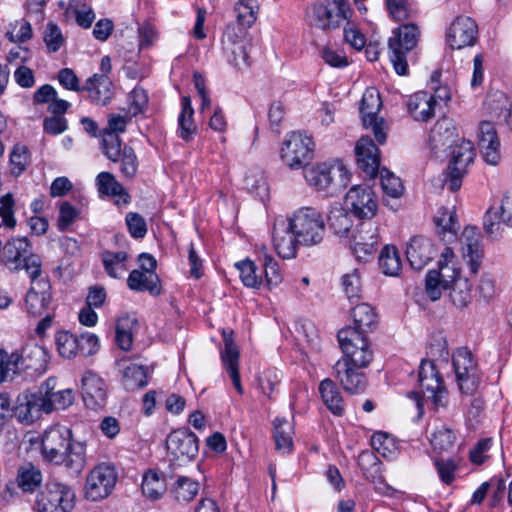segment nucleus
<instances>
[{
    "mask_svg": "<svg viewBox=\"0 0 512 512\" xmlns=\"http://www.w3.org/2000/svg\"><path fill=\"white\" fill-rule=\"evenodd\" d=\"M343 357L334 365L335 376L344 390L350 394L364 392L366 376L360 369L366 368L373 360V351L355 330H339L337 334Z\"/></svg>",
    "mask_w": 512,
    "mask_h": 512,
    "instance_id": "nucleus-1",
    "label": "nucleus"
},
{
    "mask_svg": "<svg viewBox=\"0 0 512 512\" xmlns=\"http://www.w3.org/2000/svg\"><path fill=\"white\" fill-rule=\"evenodd\" d=\"M41 452L45 460L62 465L71 475H79L86 465V444L74 441L69 428L54 425L43 433Z\"/></svg>",
    "mask_w": 512,
    "mask_h": 512,
    "instance_id": "nucleus-2",
    "label": "nucleus"
},
{
    "mask_svg": "<svg viewBox=\"0 0 512 512\" xmlns=\"http://www.w3.org/2000/svg\"><path fill=\"white\" fill-rule=\"evenodd\" d=\"M288 221L301 245L315 246L323 241L325 222L317 209L302 207L295 211Z\"/></svg>",
    "mask_w": 512,
    "mask_h": 512,
    "instance_id": "nucleus-3",
    "label": "nucleus"
},
{
    "mask_svg": "<svg viewBox=\"0 0 512 512\" xmlns=\"http://www.w3.org/2000/svg\"><path fill=\"white\" fill-rule=\"evenodd\" d=\"M2 257L10 269H23L30 278L40 277L42 274L41 259L32 252L26 237L12 238L7 241L2 248Z\"/></svg>",
    "mask_w": 512,
    "mask_h": 512,
    "instance_id": "nucleus-4",
    "label": "nucleus"
},
{
    "mask_svg": "<svg viewBox=\"0 0 512 512\" xmlns=\"http://www.w3.org/2000/svg\"><path fill=\"white\" fill-rule=\"evenodd\" d=\"M419 28L413 23L403 24L393 30V36L389 38V58L395 72L404 76L408 74L406 55L418 43Z\"/></svg>",
    "mask_w": 512,
    "mask_h": 512,
    "instance_id": "nucleus-5",
    "label": "nucleus"
},
{
    "mask_svg": "<svg viewBox=\"0 0 512 512\" xmlns=\"http://www.w3.org/2000/svg\"><path fill=\"white\" fill-rule=\"evenodd\" d=\"M448 149L451 150V157L443 173V181L451 192H456L462 185V180L467 174L468 166L474 162L476 152L473 143L463 138Z\"/></svg>",
    "mask_w": 512,
    "mask_h": 512,
    "instance_id": "nucleus-6",
    "label": "nucleus"
},
{
    "mask_svg": "<svg viewBox=\"0 0 512 512\" xmlns=\"http://www.w3.org/2000/svg\"><path fill=\"white\" fill-rule=\"evenodd\" d=\"M350 11L347 0H333L328 3H316L307 12V21L311 27L331 31L340 27L348 18Z\"/></svg>",
    "mask_w": 512,
    "mask_h": 512,
    "instance_id": "nucleus-7",
    "label": "nucleus"
},
{
    "mask_svg": "<svg viewBox=\"0 0 512 512\" xmlns=\"http://www.w3.org/2000/svg\"><path fill=\"white\" fill-rule=\"evenodd\" d=\"M456 381L463 394H473L481 381V372L472 352L465 347L456 349L452 355Z\"/></svg>",
    "mask_w": 512,
    "mask_h": 512,
    "instance_id": "nucleus-8",
    "label": "nucleus"
},
{
    "mask_svg": "<svg viewBox=\"0 0 512 512\" xmlns=\"http://www.w3.org/2000/svg\"><path fill=\"white\" fill-rule=\"evenodd\" d=\"M314 146L310 136L302 132H292L283 142L281 159L290 169H301L310 163Z\"/></svg>",
    "mask_w": 512,
    "mask_h": 512,
    "instance_id": "nucleus-9",
    "label": "nucleus"
},
{
    "mask_svg": "<svg viewBox=\"0 0 512 512\" xmlns=\"http://www.w3.org/2000/svg\"><path fill=\"white\" fill-rule=\"evenodd\" d=\"M305 178L319 191L337 192L349 183V172L343 165L320 164L309 169Z\"/></svg>",
    "mask_w": 512,
    "mask_h": 512,
    "instance_id": "nucleus-10",
    "label": "nucleus"
},
{
    "mask_svg": "<svg viewBox=\"0 0 512 512\" xmlns=\"http://www.w3.org/2000/svg\"><path fill=\"white\" fill-rule=\"evenodd\" d=\"M73 490L56 480L46 482L44 490L37 496L39 512H70L74 507Z\"/></svg>",
    "mask_w": 512,
    "mask_h": 512,
    "instance_id": "nucleus-11",
    "label": "nucleus"
},
{
    "mask_svg": "<svg viewBox=\"0 0 512 512\" xmlns=\"http://www.w3.org/2000/svg\"><path fill=\"white\" fill-rule=\"evenodd\" d=\"M117 478V471L112 464H98L87 475L85 497L91 501L108 497L115 487Z\"/></svg>",
    "mask_w": 512,
    "mask_h": 512,
    "instance_id": "nucleus-12",
    "label": "nucleus"
},
{
    "mask_svg": "<svg viewBox=\"0 0 512 512\" xmlns=\"http://www.w3.org/2000/svg\"><path fill=\"white\" fill-rule=\"evenodd\" d=\"M382 107V100L379 92L371 87L367 88L362 96L360 105V114L365 128H371L374 137L379 144L386 141V122L378 117V112Z\"/></svg>",
    "mask_w": 512,
    "mask_h": 512,
    "instance_id": "nucleus-13",
    "label": "nucleus"
},
{
    "mask_svg": "<svg viewBox=\"0 0 512 512\" xmlns=\"http://www.w3.org/2000/svg\"><path fill=\"white\" fill-rule=\"evenodd\" d=\"M353 254L360 261L368 259L376 252L379 241V226L371 220L363 221L353 229L349 237Z\"/></svg>",
    "mask_w": 512,
    "mask_h": 512,
    "instance_id": "nucleus-14",
    "label": "nucleus"
},
{
    "mask_svg": "<svg viewBox=\"0 0 512 512\" xmlns=\"http://www.w3.org/2000/svg\"><path fill=\"white\" fill-rule=\"evenodd\" d=\"M418 382L422 391L430 394L428 397L432 400L436 408L446 407L448 391L433 361H421L418 372Z\"/></svg>",
    "mask_w": 512,
    "mask_h": 512,
    "instance_id": "nucleus-15",
    "label": "nucleus"
},
{
    "mask_svg": "<svg viewBox=\"0 0 512 512\" xmlns=\"http://www.w3.org/2000/svg\"><path fill=\"white\" fill-rule=\"evenodd\" d=\"M15 417L25 424H32L38 420L43 413L52 412V406L48 399H43L41 393L24 391L19 394L13 407Z\"/></svg>",
    "mask_w": 512,
    "mask_h": 512,
    "instance_id": "nucleus-16",
    "label": "nucleus"
},
{
    "mask_svg": "<svg viewBox=\"0 0 512 512\" xmlns=\"http://www.w3.org/2000/svg\"><path fill=\"white\" fill-rule=\"evenodd\" d=\"M345 204L358 219L371 220L377 213L378 202L368 185H355L345 196Z\"/></svg>",
    "mask_w": 512,
    "mask_h": 512,
    "instance_id": "nucleus-17",
    "label": "nucleus"
},
{
    "mask_svg": "<svg viewBox=\"0 0 512 512\" xmlns=\"http://www.w3.org/2000/svg\"><path fill=\"white\" fill-rule=\"evenodd\" d=\"M166 446L173 460L180 462L193 460L199 451L198 437L186 428L172 431L166 439Z\"/></svg>",
    "mask_w": 512,
    "mask_h": 512,
    "instance_id": "nucleus-18",
    "label": "nucleus"
},
{
    "mask_svg": "<svg viewBox=\"0 0 512 512\" xmlns=\"http://www.w3.org/2000/svg\"><path fill=\"white\" fill-rule=\"evenodd\" d=\"M477 38L478 26L472 18L467 16L457 17L447 33V42L452 49L473 46Z\"/></svg>",
    "mask_w": 512,
    "mask_h": 512,
    "instance_id": "nucleus-19",
    "label": "nucleus"
},
{
    "mask_svg": "<svg viewBox=\"0 0 512 512\" xmlns=\"http://www.w3.org/2000/svg\"><path fill=\"white\" fill-rule=\"evenodd\" d=\"M501 223L512 227V192L503 197L498 209L490 208L483 218V229L492 240L502 236Z\"/></svg>",
    "mask_w": 512,
    "mask_h": 512,
    "instance_id": "nucleus-20",
    "label": "nucleus"
},
{
    "mask_svg": "<svg viewBox=\"0 0 512 512\" xmlns=\"http://www.w3.org/2000/svg\"><path fill=\"white\" fill-rule=\"evenodd\" d=\"M460 242L462 245V256L472 274L479 271L484 251L481 244V236L476 227L467 226L462 231Z\"/></svg>",
    "mask_w": 512,
    "mask_h": 512,
    "instance_id": "nucleus-21",
    "label": "nucleus"
},
{
    "mask_svg": "<svg viewBox=\"0 0 512 512\" xmlns=\"http://www.w3.org/2000/svg\"><path fill=\"white\" fill-rule=\"evenodd\" d=\"M358 168L366 176L374 178L380 171V152L374 141L366 136L361 137L355 147Z\"/></svg>",
    "mask_w": 512,
    "mask_h": 512,
    "instance_id": "nucleus-22",
    "label": "nucleus"
},
{
    "mask_svg": "<svg viewBox=\"0 0 512 512\" xmlns=\"http://www.w3.org/2000/svg\"><path fill=\"white\" fill-rule=\"evenodd\" d=\"M478 147L487 164L497 165L500 161V140L495 126L490 121H482L478 128Z\"/></svg>",
    "mask_w": 512,
    "mask_h": 512,
    "instance_id": "nucleus-23",
    "label": "nucleus"
},
{
    "mask_svg": "<svg viewBox=\"0 0 512 512\" xmlns=\"http://www.w3.org/2000/svg\"><path fill=\"white\" fill-rule=\"evenodd\" d=\"M51 285L46 279L31 278V287L26 293V310L33 316H41L51 302Z\"/></svg>",
    "mask_w": 512,
    "mask_h": 512,
    "instance_id": "nucleus-24",
    "label": "nucleus"
},
{
    "mask_svg": "<svg viewBox=\"0 0 512 512\" xmlns=\"http://www.w3.org/2000/svg\"><path fill=\"white\" fill-rule=\"evenodd\" d=\"M81 393L86 407L101 408L106 403L107 390L102 378L92 371L84 373L81 380Z\"/></svg>",
    "mask_w": 512,
    "mask_h": 512,
    "instance_id": "nucleus-25",
    "label": "nucleus"
},
{
    "mask_svg": "<svg viewBox=\"0 0 512 512\" xmlns=\"http://www.w3.org/2000/svg\"><path fill=\"white\" fill-rule=\"evenodd\" d=\"M460 139L453 120L443 117L439 119L431 129L429 146L434 154L437 155L438 152L446 151L449 147H453V144Z\"/></svg>",
    "mask_w": 512,
    "mask_h": 512,
    "instance_id": "nucleus-26",
    "label": "nucleus"
},
{
    "mask_svg": "<svg viewBox=\"0 0 512 512\" xmlns=\"http://www.w3.org/2000/svg\"><path fill=\"white\" fill-rule=\"evenodd\" d=\"M273 244L277 254L284 258L290 259L295 257L297 251L298 237L290 228L287 220H277L273 228Z\"/></svg>",
    "mask_w": 512,
    "mask_h": 512,
    "instance_id": "nucleus-27",
    "label": "nucleus"
},
{
    "mask_svg": "<svg viewBox=\"0 0 512 512\" xmlns=\"http://www.w3.org/2000/svg\"><path fill=\"white\" fill-rule=\"evenodd\" d=\"M436 254L433 242L423 236L413 237L406 249L407 260L415 270L423 269Z\"/></svg>",
    "mask_w": 512,
    "mask_h": 512,
    "instance_id": "nucleus-28",
    "label": "nucleus"
},
{
    "mask_svg": "<svg viewBox=\"0 0 512 512\" xmlns=\"http://www.w3.org/2000/svg\"><path fill=\"white\" fill-rule=\"evenodd\" d=\"M18 365L20 370H32L35 373H43L49 362L46 349L35 342L24 345L18 352Z\"/></svg>",
    "mask_w": 512,
    "mask_h": 512,
    "instance_id": "nucleus-29",
    "label": "nucleus"
},
{
    "mask_svg": "<svg viewBox=\"0 0 512 512\" xmlns=\"http://www.w3.org/2000/svg\"><path fill=\"white\" fill-rule=\"evenodd\" d=\"M352 317L354 326H348L341 330H355L371 348L367 333L373 331L377 324V314L374 308L368 303H361L353 308Z\"/></svg>",
    "mask_w": 512,
    "mask_h": 512,
    "instance_id": "nucleus-30",
    "label": "nucleus"
},
{
    "mask_svg": "<svg viewBox=\"0 0 512 512\" xmlns=\"http://www.w3.org/2000/svg\"><path fill=\"white\" fill-rule=\"evenodd\" d=\"M358 465L365 478L375 484L376 490L384 492L388 488L382 474V463L374 452H361L358 456Z\"/></svg>",
    "mask_w": 512,
    "mask_h": 512,
    "instance_id": "nucleus-31",
    "label": "nucleus"
},
{
    "mask_svg": "<svg viewBox=\"0 0 512 512\" xmlns=\"http://www.w3.org/2000/svg\"><path fill=\"white\" fill-rule=\"evenodd\" d=\"M221 361L224 369L228 372L232 383L239 394L244 390L241 385L239 373V350L233 339L224 334V349L220 352Z\"/></svg>",
    "mask_w": 512,
    "mask_h": 512,
    "instance_id": "nucleus-32",
    "label": "nucleus"
},
{
    "mask_svg": "<svg viewBox=\"0 0 512 512\" xmlns=\"http://www.w3.org/2000/svg\"><path fill=\"white\" fill-rule=\"evenodd\" d=\"M83 91L89 93L93 103L104 106L113 97V83L107 75L94 74L87 80Z\"/></svg>",
    "mask_w": 512,
    "mask_h": 512,
    "instance_id": "nucleus-33",
    "label": "nucleus"
},
{
    "mask_svg": "<svg viewBox=\"0 0 512 512\" xmlns=\"http://www.w3.org/2000/svg\"><path fill=\"white\" fill-rule=\"evenodd\" d=\"M437 233L443 241L456 239L460 228L455 207H440L434 216Z\"/></svg>",
    "mask_w": 512,
    "mask_h": 512,
    "instance_id": "nucleus-34",
    "label": "nucleus"
},
{
    "mask_svg": "<svg viewBox=\"0 0 512 512\" xmlns=\"http://www.w3.org/2000/svg\"><path fill=\"white\" fill-rule=\"evenodd\" d=\"M319 393L327 409L335 416H343L345 405L341 393L333 380L326 378L319 384Z\"/></svg>",
    "mask_w": 512,
    "mask_h": 512,
    "instance_id": "nucleus-35",
    "label": "nucleus"
},
{
    "mask_svg": "<svg viewBox=\"0 0 512 512\" xmlns=\"http://www.w3.org/2000/svg\"><path fill=\"white\" fill-rule=\"evenodd\" d=\"M436 99L427 92H418L410 97L408 110L416 121H427L434 115Z\"/></svg>",
    "mask_w": 512,
    "mask_h": 512,
    "instance_id": "nucleus-36",
    "label": "nucleus"
},
{
    "mask_svg": "<svg viewBox=\"0 0 512 512\" xmlns=\"http://www.w3.org/2000/svg\"><path fill=\"white\" fill-rule=\"evenodd\" d=\"M160 281L156 273H147L140 270L130 272L127 285L131 290L148 291L151 295L160 293Z\"/></svg>",
    "mask_w": 512,
    "mask_h": 512,
    "instance_id": "nucleus-37",
    "label": "nucleus"
},
{
    "mask_svg": "<svg viewBox=\"0 0 512 512\" xmlns=\"http://www.w3.org/2000/svg\"><path fill=\"white\" fill-rule=\"evenodd\" d=\"M330 229L340 237L349 238L353 231V221L349 212L342 206H334L327 216Z\"/></svg>",
    "mask_w": 512,
    "mask_h": 512,
    "instance_id": "nucleus-38",
    "label": "nucleus"
},
{
    "mask_svg": "<svg viewBox=\"0 0 512 512\" xmlns=\"http://www.w3.org/2000/svg\"><path fill=\"white\" fill-rule=\"evenodd\" d=\"M293 426L285 418L277 417L274 420V440L277 451L288 454L293 449Z\"/></svg>",
    "mask_w": 512,
    "mask_h": 512,
    "instance_id": "nucleus-39",
    "label": "nucleus"
},
{
    "mask_svg": "<svg viewBox=\"0 0 512 512\" xmlns=\"http://www.w3.org/2000/svg\"><path fill=\"white\" fill-rule=\"evenodd\" d=\"M122 384L129 392L145 387L148 384L146 369L134 363L125 366L122 372Z\"/></svg>",
    "mask_w": 512,
    "mask_h": 512,
    "instance_id": "nucleus-40",
    "label": "nucleus"
},
{
    "mask_svg": "<svg viewBox=\"0 0 512 512\" xmlns=\"http://www.w3.org/2000/svg\"><path fill=\"white\" fill-rule=\"evenodd\" d=\"M141 489L144 496L151 500H157L166 491L165 477L155 470H149L143 476Z\"/></svg>",
    "mask_w": 512,
    "mask_h": 512,
    "instance_id": "nucleus-41",
    "label": "nucleus"
},
{
    "mask_svg": "<svg viewBox=\"0 0 512 512\" xmlns=\"http://www.w3.org/2000/svg\"><path fill=\"white\" fill-rule=\"evenodd\" d=\"M181 106V113L178 117L180 137L185 141H190L197 130L193 120L194 110L191 105L190 97H182Z\"/></svg>",
    "mask_w": 512,
    "mask_h": 512,
    "instance_id": "nucleus-42",
    "label": "nucleus"
},
{
    "mask_svg": "<svg viewBox=\"0 0 512 512\" xmlns=\"http://www.w3.org/2000/svg\"><path fill=\"white\" fill-rule=\"evenodd\" d=\"M234 11L239 26L243 29L250 28L257 19L259 5L257 0H238Z\"/></svg>",
    "mask_w": 512,
    "mask_h": 512,
    "instance_id": "nucleus-43",
    "label": "nucleus"
},
{
    "mask_svg": "<svg viewBox=\"0 0 512 512\" xmlns=\"http://www.w3.org/2000/svg\"><path fill=\"white\" fill-rule=\"evenodd\" d=\"M103 265L107 274L112 278H119L126 271L128 254L124 251H104L101 254Z\"/></svg>",
    "mask_w": 512,
    "mask_h": 512,
    "instance_id": "nucleus-44",
    "label": "nucleus"
},
{
    "mask_svg": "<svg viewBox=\"0 0 512 512\" xmlns=\"http://www.w3.org/2000/svg\"><path fill=\"white\" fill-rule=\"evenodd\" d=\"M66 14L74 17L76 23L84 29L90 28L96 17L90 6L78 0L69 2Z\"/></svg>",
    "mask_w": 512,
    "mask_h": 512,
    "instance_id": "nucleus-45",
    "label": "nucleus"
},
{
    "mask_svg": "<svg viewBox=\"0 0 512 512\" xmlns=\"http://www.w3.org/2000/svg\"><path fill=\"white\" fill-rule=\"evenodd\" d=\"M401 260L396 247L386 245L380 252L379 267L385 275L397 276L401 270Z\"/></svg>",
    "mask_w": 512,
    "mask_h": 512,
    "instance_id": "nucleus-46",
    "label": "nucleus"
},
{
    "mask_svg": "<svg viewBox=\"0 0 512 512\" xmlns=\"http://www.w3.org/2000/svg\"><path fill=\"white\" fill-rule=\"evenodd\" d=\"M17 480L23 491L32 492L40 486L42 474L38 468L28 463L19 468Z\"/></svg>",
    "mask_w": 512,
    "mask_h": 512,
    "instance_id": "nucleus-47",
    "label": "nucleus"
},
{
    "mask_svg": "<svg viewBox=\"0 0 512 512\" xmlns=\"http://www.w3.org/2000/svg\"><path fill=\"white\" fill-rule=\"evenodd\" d=\"M198 491L199 483L185 476L179 477L172 487V493L178 502H190L198 494Z\"/></svg>",
    "mask_w": 512,
    "mask_h": 512,
    "instance_id": "nucleus-48",
    "label": "nucleus"
},
{
    "mask_svg": "<svg viewBox=\"0 0 512 512\" xmlns=\"http://www.w3.org/2000/svg\"><path fill=\"white\" fill-rule=\"evenodd\" d=\"M235 267L244 286L258 289L262 284V277L256 274L257 266L249 259L237 262Z\"/></svg>",
    "mask_w": 512,
    "mask_h": 512,
    "instance_id": "nucleus-49",
    "label": "nucleus"
},
{
    "mask_svg": "<svg viewBox=\"0 0 512 512\" xmlns=\"http://www.w3.org/2000/svg\"><path fill=\"white\" fill-rule=\"evenodd\" d=\"M10 173L14 177H19L27 168L29 164V151L25 145H14L10 156Z\"/></svg>",
    "mask_w": 512,
    "mask_h": 512,
    "instance_id": "nucleus-50",
    "label": "nucleus"
},
{
    "mask_svg": "<svg viewBox=\"0 0 512 512\" xmlns=\"http://www.w3.org/2000/svg\"><path fill=\"white\" fill-rule=\"evenodd\" d=\"M135 322L136 320L129 316L118 319L115 340L120 349L127 351L131 348L133 342L132 327Z\"/></svg>",
    "mask_w": 512,
    "mask_h": 512,
    "instance_id": "nucleus-51",
    "label": "nucleus"
},
{
    "mask_svg": "<svg viewBox=\"0 0 512 512\" xmlns=\"http://www.w3.org/2000/svg\"><path fill=\"white\" fill-rule=\"evenodd\" d=\"M450 288V298L453 304L458 308L467 307L472 299L469 281L466 278L458 279L454 281Z\"/></svg>",
    "mask_w": 512,
    "mask_h": 512,
    "instance_id": "nucleus-52",
    "label": "nucleus"
},
{
    "mask_svg": "<svg viewBox=\"0 0 512 512\" xmlns=\"http://www.w3.org/2000/svg\"><path fill=\"white\" fill-rule=\"evenodd\" d=\"M98 191L103 195L111 196H128L124 192L123 186L116 180L115 176L110 172H101L96 178Z\"/></svg>",
    "mask_w": 512,
    "mask_h": 512,
    "instance_id": "nucleus-53",
    "label": "nucleus"
},
{
    "mask_svg": "<svg viewBox=\"0 0 512 512\" xmlns=\"http://www.w3.org/2000/svg\"><path fill=\"white\" fill-rule=\"evenodd\" d=\"M18 351L8 354L5 350L0 349V383L12 380L15 374L21 370L18 362Z\"/></svg>",
    "mask_w": 512,
    "mask_h": 512,
    "instance_id": "nucleus-54",
    "label": "nucleus"
},
{
    "mask_svg": "<svg viewBox=\"0 0 512 512\" xmlns=\"http://www.w3.org/2000/svg\"><path fill=\"white\" fill-rule=\"evenodd\" d=\"M55 343L59 354L64 358H72L77 355L76 336L68 331H60L55 335Z\"/></svg>",
    "mask_w": 512,
    "mask_h": 512,
    "instance_id": "nucleus-55",
    "label": "nucleus"
},
{
    "mask_svg": "<svg viewBox=\"0 0 512 512\" xmlns=\"http://www.w3.org/2000/svg\"><path fill=\"white\" fill-rule=\"evenodd\" d=\"M261 249L263 251V265L266 283L269 287H276L283 280L278 262L267 253V248L265 246H262Z\"/></svg>",
    "mask_w": 512,
    "mask_h": 512,
    "instance_id": "nucleus-56",
    "label": "nucleus"
},
{
    "mask_svg": "<svg viewBox=\"0 0 512 512\" xmlns=\"http://www.w3.org/2000/svg\"><path fill=\"white\" fill-rule=\"evenodd\" d=\"M378 173L384 193L392 198L400 197L404 190L400 178L386 168H382Z\"/></svg>",
    "mask_w": 512,
    "mask_h": 512,
    "instance_id": "nucleus-57",
    "label": "nucleus"
},
{
    "mask_svg": "<svg viewBox=\"0 0 512 512\" xmlns=\"http://www.w3.org/2000/svg\"><path fill=\"white\" fill-rule=\"evenodd\" d=\"M121 143V138L116 133H102V151L109 160L113 162L119 161L123 151Z\"/></svg>",
    "mask_w": 512,
    "mask_h": 512,
    "instance_id": "nucleus-58",
    "label": "nucleus"
},
{
    "mask_svg": "<svg viewBox=\"0 0 512 512\" xmlns=\"http://www.w3.org/2000/svg\"><path fill=\"white\" fill-rule=\"evenodd\" d=\"M43 41L50 53L57 52L65 42L61 29L54 22H48L44 32Z\"/></svg>",
    "mask_w": 512,
    "mask_h": 512,
    "instance_id": "nucleus-59",
    "label": "nucleus"
},
{
    "mask_svg": "<svg viewBox=\"0 0 512 512\" xmlns=\"http://www.w3.org/2000/svg\"><path fill=\"white\" fill-rule=\"evenodd\" d=\"M455 439L456 436L451 429L441 427L433 434L431 444L434 450L442 453L449 451L454 446Z\"/></svg>",
    "mask_w": 512,
    "mask_h": 512,
    "instance_id": "nucleus-60",
    "label": "nucleus"
},
{
    "mask_svg": "<svg viewBox=\"0 0 512 512\" xmlns=\"http://www.w3.org/2000/svg\"><path fill=\"white\" fill-rule=\"evenodd\" d=\"M281 382V373L276 369H267L258 377V384L261 391L271 397L276 386Z\"/></svg>",
    "mask_w": 512,
    "mask_h": 512,
    "instance_id": "nucleus-61",
    "label": "nucleus"
},
{
    "mask_svg": "<svg viewBox=\"0 0 512 512\" xmlns=\"http://www.w3.org/2000/svg\"><path fill=\"white\" fill-rule=\"evenodd\" d=\"M119 160H121L122 174L127 178H133L138 169L137 156L133 148L124 146Z\"/></svg>",
    "mask_w": 512,
    "mask_h": 512,
    "instance_id": "nucleus-62",
    "label": "nucleus"
},
{
    "mask_svg": "<svg viewBox=\"0 0 512 512\" xmlns=\"http://www.w3.org/2000/svg\"><path fill=\"white\" fill-rule=\"evenodd\" d=\"M434 465L437 469L440 479L447 485L454 481V474L457 468L456 462L452 458H438L434 459Z\"/></svg>",
    "mask_w": 512,
    "mask_h": 512,
    "instance_id": "nucleus-63",
    "label": "nucleus"
},
{
    "mask_svg": "<svg viewBox=\"0 0 512 512\" xmlns=\"http://www.w3.org/2000/svg\"><path fill=\"white\" fill-rule=\"evenodd\" d=\"M126 225L128 231L133 238H143L147 233V225L145 219L138 213L129 212L126 215Z\"/></svg>",
    "mask_w": 512,
    "mask_h": 512,
    "instance_id": "nucleus-64",
    "label": "nucleus"
}]
</instances>
